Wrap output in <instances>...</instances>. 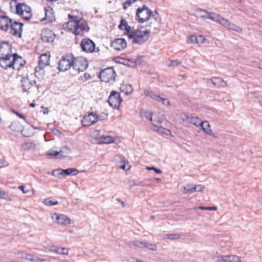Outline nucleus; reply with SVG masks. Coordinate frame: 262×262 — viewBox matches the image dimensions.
<instances>
[{"instance_id":"49","label":"nucleus","mask_w":262,"mask_h":262,"mask_svg":"<svg viewBox=\"0 0 262 262\" xmlns=\"http://www.w3.org/2000/svg\"><path fill=\"white\" fill-rule=\"evenodd\" d=\"M205 188V187L204 186L199 184L194 186V190H195V192H201L203 191Z\"/></svg>"},{"instance_id":"2","label":"nucleus","mask_w":262,"mask_h":262,"mask_svg":"<svg viewBox=\"0 0 262 262\" xmlns=\"http://www.w3.org/2000/svg\"><path fill=\"white\" fill-rule=\"evenodd\" d=\"M18 60H21V57L17 54L7 53L4 57H0V66L4 69H7L9 68L15 69V64Z\"/></svg>"},{"instance_id":"5","label":"nucleus","mask_w":262,"mask_h":262,"mask_svg":"<svg viewBox=\"0 0 262 262\" xmlns=\"http://www.w3.org/2000/svg\"><path fill=\"white\" fill-rule=\"evenodd\" d=\"M116 73L113 67L107 68L102 70L99 75V78L105 83H113L115 80Z\"/></svg>"},{"instance_id":"7","label":"nucleus","mask_w":262,"mask_h":262,"mask_svg":"<svg viewBox=\"0 0 262 262\" xmlns=\"http://www.w3.org/2000/svg\"><path fill=\"white\" fill-rule=\"evenodd\" d=\"M73 63V56L67 54L63 56L58 63V69L60 71H66L69 70Z\"/></svg>"},{"instance_id":"30","label":"nucleus","mask_w":262,"mask_h":262,"mask_svg":"<svg viewBox=\"0 0 262 262\" xmlns=\"http://www.w3.org/2000/svg\"><path fill=\"white\" fill-rule=\"evenodd\" d=\"M119 28L122 30H125L129 34L130 32V27L128 25V23L126 21V20L124 19H122L120 21V25L119 26Z\"/></svg>"},{"instance_id":"37","label":"nucleus","mask_w":262,"mask_h":262,"mask_svg":"<svg viewBox=\"0 0 262 262\" xmlns=\"http://www.w3.org/2000/svg\"><path fill=\"white\" fill-rule=\"evenodd\" d=\"M141 115L146 118L147 119L152 121V115L153 114L151 112H148L144 110H141Z\"/></svg>"},{"instance_id":"17","label":"nucleus","mask_w":262,"mask_h":262,"mask_svg":"<svg viewBox=\"0 0 262 262\" xmlns=\"http://www.w3.org/2000/svg\"><path fill=\"white\" fill-rule=\"evenodd\" d=\"M55 35L54 32L48 29H44L41 33V39L44 42H53L55 39Z\"/></svg>"},{"instance_id":"20","label":"nucleus","mask_w":262,"mask_h":262,"mask_svg":"<svg viewBox=\"0 0 262 262\" xmlns=\"http://www.w3.org/2000/svg\"><path fill=\"white\" fill-rule=\"evenodd\" d=\"M12 19L6 15L0 16V29L5 32L9 29L10 23Z\"/></svg>"},{"instance_id":"33","label":"nucleus","mask_w":262,"mask_h":262,"mask_svg":"<svg viewBox=\"0 0 262 262\" xmlns=\"http://www.w3.org/2000/svg\"><path fill=\"white\" fill-rule=\"evenodd\" d=\"M201 129L203 130L204 132L206 133L209 136L213 137L214 138H216L214 133H212V130L210 129V125L208 126L206 124H203V125H201L200 126Z\"/></svg>"},{"instance_id":"25","label":"nucleus","mask_w":262,"mask_h":262,"mask_svg":"<svg viewBox=\"0 0 262 262\" xmlns=\"http://www.w3.org/2000/svg\"><path fill=\"white\" fill-rule=\"evenodd\" d=\"M199 11H202L201 9H199ZM202 11L205 12L207 14H208L209 19H211L213 21L217 22L221 25L222 23V19L224 18L221 17L220 15L215 13L214 12H210L205 10H203Z\"/></svg>"},{"instance_id":"53","label":"nucleus","mask_w":262,"mask_h":262,"mask_svg":"<svg viewBox=\"0 0 262 262\" xmlns=\"http://www.w3.org/2000/svg\"><path fill=\"white\" fill-rule=\"evenodd\" d=\"M146 169L147 170H153V171H155L157 173H161L162 170L160 169H158L156 168L155 167L152 166V167H146Z\"/></svg>"},{"instance_id":"54","label":"nucleus","mask_w":262,"mask_h":262,"mask_svg":"<svg viewBox=\"0 0 262 262\" xmlns=\"http://www.w3.org/2000/svg\"><path fill=\"white\" fill-rule=\"evenodd\" d=\"M199 208L201 210H215L216 209V207L215 206H212V207L200 206Z\"/></svg>"},{"instance_id":"26","label":"nucleus","mask_w":262,"mask_h":262,"mask_svg":"<svg viewBox=\"0 0 262 262\" xmlns=\"http://www.w3.org/2000/svg\"><path fill=\"white\" fill-rule=\"evenodd\" d=\"M210 82L218 88L225 87L227 83L222 78L219 77H213L210 79Z\"/></svg>"},{"instance_id":"1","label":"nucleus","mask_w":262,"mask_h":262,"mask_svg":"<svg viewBox=\"0 0 262 262\" xmlns=\"http://www.w3.org/2000/svg\"><path fill=\"white\" fill-rule=\"evenodd\" d=\"M50 55L47 53L41 55L39 57L38 66L35 69V76L39 79H43L44 68L49 65Z\"/></svg>"},{"instance_id":"41","label":"nucleus","mask_w":262,"mask_h":262,"mask_svg":"<svg viewBox=\"0 0 262 262\" xmlns=\"http://www.w3.org/2000/svg\"><path fill=\"white\" fill-rule=\"evenodd\" d=\"M125 89L123 88H121L122 92H124L125 95H128L131 93L133 91V88L132 85L130 84H126L125 85Z\"/></svg>"},{"instance_id":"55","label":"nucleus","mask_w":262,"mask_h":262,"mask_svg":"<svg viewBox=\"0 0 262 262\" xmlns=\"http://www.w3.org/2000/svg\"><path fill=\"white\" fill-rule=\"evenodd\" d=\"M78 172V170L76 168H70V175L76 176Z\"/></svg>"},{"instance_id":"52","label":"nucleus","mask_w":262,"mask_h":262,"mask_svg":"<svg viewBox=\"0 0 262 262\" xmlns=\"http://www.w3.org/2000/svg\"><path fill=\"white\" fill-rule=\"evenodd\" d=\"M158 102H161L163 104L166 105H170V102L169 101L166 99V98H163L161 97H160V99L159 100Z\"/></svg>"},{"instance_id":"21","label":"nucleus","mask_w":262,"mask_h":262,"mask_svg":"<svg viewBox=\"0 0 262 262\" xmlns=\"http://www.w3.org/2000/svg\"><path fill=\"white\" fill-rule=\"evenodd\" d=\"M187 121L190 123L194 125L196 127H200L201 125L206 124L207 126H209V123L206 121H201L200 119L198 117L191 116L189 117L188 115H186Z\"/></svg>"},{"instance_id":"14","label":"nucleus","mask_w":262,"mask_h":262,"mask_svg":"<svg viewBox=\"0 0 262 262\" xmlns=\"http://www.w3.org/2000/svg\"><path fill=\"white\" fill-rule=\"evenodd\" d=\"M76 25V29L74 32V34L76 36H83L85 32H88L90 30L88 23L85 20H80L78 18Z\"/></svg>"},{"instance_id":"48","label":"nucleus","mask_w":262,"mask_h":262,"mask_svg":"<svg viewBox=\"0 0 262 262\" xmlns=\"http://www.w3.org/2000/svg\"><path fill=\"white\" fill-rule=\"evenodd\" d=\"M157 131L160 133H164L165 135H168V134L170 133V130L165 128L162 126H160V127L158 126Z\"/></svg>"},{"instance_id":"28","label":"nucleus","mask_w":262,"mask_h":262,"mask_svg":"<svg viewBox=\"0 0 262 262\" xmlns=\"http://www.w3.org/2000/svg\"><path fill=\"white\" fill-rule=\"evenodd\" d=\"M144 94L145 96H148L153 100L157 101L160 99L161 96L155 93L152 91L149 90H144Z\"/></svg>"},{"instance_id":"43","label":"nucleus","mask_w":262,"mask_h":262,"mask_svg":"<svg viewBox=\"0 0 262 262\" xmlns=\"http://www.w3.org/2000/svg\"><path fill=\"white\" fill-rule=\"evenodd\" d=\"M181 63V62L177 59L171 60L167 63L168 67H175Z\"/></svg>"},{"instance_id":"9","label":"nucleus","mask_w":262,"mask_h":262,"mask_svg":"<svg viewBox=\"0 0 262 262\" xmlns=\"http://www.w3.org/2000/svg\"><path fill=\"white\" fill-rule=\"evenodd\" d=\"M88 66V61L85 58L82 57H73V68L75 71L78 72H83L87 69Z\"/></svg>"},{"instance_id":"39","label":"nucleus","mask_w":262,"mask_h":262,"mask_svg":"<svg viewBox=\"0 0 262 262\" xmlns=\"http://www.w3.org/2000/svg\"><path fill=\"white\" fill-rule=\"evenodd\" d=\"M151 17L154 18L159 25L161 24L162 20L161 17L156 10L155 11L154 13L152 11Z\"/></svg>"},{"instance_id":"12","label":"nucleus","mask_w":262,"mask_h":262,"mask_svg":"<svg viewBox=\"0 0 262 262\" xmlns=\"http://www.w3.org/2000/svg\"><path fill=\"white\" fill-rule=\"evenodd\" d=\"M24 24L17 21H13L10 23L9 29L10 33L13 36L21 38L22 36L23 26Z\"/></svg>"},{"instance_id":"24","label":"nucleus","mask_w":262,"mask_h":262,"mask_svg":"<svg viewBox=\"0 0 262 262\" xmlns=\"http://www.w3.org/2000/svg\"><path fill=\"white\" fill-rule=\"evenodd\" d=\"M45 17L42 19V20H46L49 22L54 21L55 20V17L53 9L50 7H48L45 8Z\"/></svg>"},{"instance_id":"38","label":"nucleus","mask_w":262,"mask_h":262,"mask_svg":"<svg viewBox=\"0 0 262 262\" xmlns=\"http://www.w3.org/2000/svg\"><path fill=\"white\" fill-rule=\"evenodd\" d=\"M213 259L216 262H228V255H219L214 257Z\"/></svg>"},{"instance_id":"23","label":"nucleus","mask_w":262,"mask_h":262,"mask_svg":"<svg viewBox=\"0 0 262 262\" xmlns=\"http://www.w3.org/2000/svg\"><path fill=\"white\" fill-rule=\"evenodd\" d=\"M9 127L13 131L17 132H21L23 135L25 137L29 136V135L25 134V133H24V130L23 129V125L18 121H15L12 122Z\"/></svg>"},{"instance_id":"31","label":"nucleus","mask_w":262,"mask_h":262,"mask_svg":"<svg viewBox=\"0 0 262 262\" xmlns=\"http://www.w3.org/2000/svg\"><path fill=\"white\" fill-rule=\"evenodd\" d=\"M60 157L61 158H66L69 156V155L71 153V149L70 148L67 146H63L61 147L60 150Z\"/></svg>"},{"instance_id":"11","label":"nucleus","mask_w":262,"mask_h":262,"mask_svg":"<svg viewBox=\"0 0 262 262\" xmlns=\"http://www.w3.org/2000/svg\"><path fill=\"white\" fill-rule=\"evenodd\" d=\"M100 134V130H95L93 133V136L95 137L96 143L99 144H108L113 143L115 141V139L112 137L110 136H102L99 137Z\"/></svg>"},{"instance_id":"35","label":"nucleus","mask_w":262,"mask_h":262,"mask_svg":"<svg viewBox=\"0 0 262 262\" xmlns=\"http://www.w3.org/2000/svg\"><path fill=\"white\" fill-rule=\"evenodd\" d=\"M53 251L59 254L68 255L69 249L67 248L57 247Z\"/></svg>"},{"instance_id":"44","label":"nucleus","mask_w":262,"mask_h":262,"mask_svg":"<svg viewBox=\"0 0 262 262\" xmlns=\"http://www.w3.org/2000/svg\"><path fill=\"white\" fill-rule=\"evenodd\" d=\"M47 155L50 156L57 157L59 156L58 158H61L60 150L53 151L52 150H49L47 152Z\"/></svg>"},{"instance_id":"8","label":"nucleus","mask_w":262,"mask_h":262,"mask_svg":"<svg viewBox=\"0 0 262 262\" xmlns=\"http://www.w3.org/2000/svg\"><path fill=\"white\" fill-rule=\"evenodd\" d=\"M20 87L22 89L23 93H27L29 94L30 93L31 88L35 85L38 89L39 88V85L36 84L35 80H30L28 76L23 77L20 80Z\"/></svg>"},{"instance_id":"18","label":"nucleus","mask_w":262,"mask_h":262,"mask_svg":"<svg viewBox=\"0 0 262 262\" xmlns=\"http://www.w3.org/2000/svg\"><path fill=\"white\" fill-rule=\"evenodd\" d=\"M68 17L71 20L63 25V28L67 30L73 31L74 32L76 29L78 17L71 14H69Z\"/></svg>"},{"instance_id":"42","label":"nucleus","mask_w":262,"mask_h":262,"mask_svg":"<svg viewBox=\"0 0 262 262\" xmlns=\"http://www.w3.org/2000/svg\"><path fill=\"white\" fill-rule=\"evenodd\" d=\"M146 248L152 251L157 250V246L155 244L144 242V248Z\"/></svg>"},{"instance_id":"34","label":"nucleus","mask_w":262,"mask_h":262,"mask_svg":"<svg viewBox=\"0 0 262 262\" xmlns=\"http://www.w3.org/2000/svg\"><path fill=\"white\" fill-rule=\"evenodd\" d=\"M194 185L191 184L187 185L183 187V192L186 193H192L195 192L194 190Z\"/></svg>"},{"instance_id":"59","label":"nucleus","mask_w":262,"mask_h":262,"mask_svg":"<svg viewBox=\"0 0 262 262\" xmlns=\"http://www.w3.org/2000/svg\"><path fill=\"white\" fill-rule=\"evenodd\" d=\"M18 188L21 190L24 194H26L29 192L28 190L26 189V187L24 185L19 186Z\"/></svg>"},{"instance_id":"32","label":"nucleus","mask_w":262,"mask_h":262,"mask_svg":"<svg viewBox=\"0 0 262 262\" xmlns=\"http://www.w3.org/2000/svg\"><path fill=\"white\" fill-rule=\"evenodd\" d=\"M0 199H5L8 201H12V196L11 195H9L8 192L5 191L2 188L0 189Z\"/></svg>"},{"instance_id":"45","label":"nucleus","mask_w":262,"mask_h":262,"mask_svg":"<svg viewBox=\"0 0 262 262\" xmlns=\"http://www.w3.org/2000/svg\"><path fill=\"white\" fill-rule=\"evenodd\" d=\"M131 244L136 247L144 248V242H140L139 241H135L131 242Z\"/></svg>"},{"instance_id":"4","label":"nucleus","mask_w":262,"mask_h":262,"mask_svg":"<svg viewBox=\"0 0 262 262\" xmlns=\"http://www.w3.org/2000/svg\"><path fill=\"white\" fill-rule=\"evenodd\" d=\"M16 14L21 16L25 20H29L32 16L31 8L25 3L16 5Z\"/></svg>"},{"instance_id":"40","label":"nucleus","mask_w":262,"mask_h":262,"mask_svg":"<svg viewBox=\"0 0 262 262\" xmlns=\"http://www.w3.org/2000/svg\"><path fill=\"white\" fill-rule=\"evenodd\" d=\"M241 257L234 255H228V262H239Z\"/></svg>"},{"instance_id":"47","label":"nucleus","mask_w":262,"mask_h":262,"mask_svg":"<svg viewBox=\"0 0 262 262\" xmlns=\"http://www.w3.org/2000/svg\"><path fill=\"white\" fill-rule=\"evenodd\" d=\"M45 204L48 206H54L58 204V201H54L49 200V199H45L43 201Z\"/></svg>"},{"instance_id":"13","label":"nucleus","mask_w":262,"mask_h":262,"mask_svg":"<svg viewBox=\"0 0 262 262\" xmlns=\"http://www.w3.org/2000/svg\"><path fill=\"white\" fill-rule=\"evenodd\" d=\"M99 121V116L97 114L92 112L85 115L81 120V123L83 126H89L96 123Z\"/></svg>"},{"instance_id":"57","label":"nucleus","mask_w":262,"mask_h":262,"mask_svg":"<svg viewBox=\"0 0 262 262\" xmlns=\"http://www.w3.org/2000/svg\"><path fill=\"white\" fill-rule=\"evenodd\" d=\"M13 112L14 114H15L17 116H18L20 118H21V119H24V120L26 121V117L23 114L19 113V112H18L15 110H13Z\"/></svg>"},{"instance_id":"36","label":"nucleus","mask_w":262,"mask_h":262,"mask_svg":"<svg viewBox=\"0 0 262 262\" xmlns=\"http://www.w3.org/2000/svg\"><path fill=\"white\" fill-rule=\"evenodd\" d=\"M181 236L180 234H166L163 238H167L170 240H176L179 239Z\"/></svg>"},{"instance_id":"56","label":"nucleus","mask_w":262,"mask_h":262,"mask_svg":"<svg viewBox=\"0 0 262 262\" xmlns=\"http://www.w3.org/2000/svg\"><path fill=\"white\" fill-rule=\"evenodd\" d=\"M204 40H205V38L203 36H202V35H200L198 36H196V43H203L204 41Z\"/></svg>"},{"instance_id":"27","label":"nucleus","mask_w":262,"mask_h":262,"mask_svg":"<svg viewBox=\"0 0 262 262\" xmlns=\"http://www.w3.org/2000/svg\"><path fill=\"white\" fill-rule=\"evenodd\" d=\"M52 175L55 177H59V178H60V176H66L70 175V168H67L66 169L59 168L54 170L52 171Z\"/></svg>"},{"instance_id":"61","label":"nucleus","mask_w":262,"mask_h":262,"mask_svg":"<svg viewBox=\"0 0 262 262\" xmlns=\"http://www.w3.org/2000/svg\"><path fill=\"white\" fill-rule=\"evenodd\" d=\"M25 63V61H24V60H23V58H21V60H18L17 61L16 63L15 64H19V65L20 66V67H22V66H23L24 65Z\"/></svg>"},{"instance_id":"46","label":"nucleus","mask_w":262,"mask_h":262,"mask_svg":"<svg viewBox=\"0 0 262 262\" xmlns=\"http://www.w3.org/2000/svg\"><path fill=\"white\" fill-rule=\"evenodd\" d=\"M137 0H126L123 4V8L124 9H126L129 6H130L132 4L136 2Z\"/></svg>"},{"instance_id":"3","label":"nucleus","mask_w":262,"mask_h":262,"mask_svg":"<svg viewBox=\"0 0 262 262\" xmlns=\"http://www.w3.org/2000/svg\"><path fill=\"white\" fill-rule=\"evenodd\" d=\"M150 33L149 30L142 31L138 29L135 32H132L128 34V36L130 39H133V43L142 44L148 40Z\"/></svg>"},{"instance_id":"51","label":"nucleus","mask_w":262,"mask_h":262,"mask_svg":"<svg viewBox=\"0 0 262 262\" xmlns=\"http://www.w3.org/2000/svg\"><path fill=\"white\" fill-rule=\"evenodd\" d=\"M34 256L31 254L27 253L25 254V256H22V258H25L26 259L29 260L31 261H33Z\"/></svg>"},{"instance_id":"63","label":"nucleus","mask_w":262,"mask_h":262,"mask_svg":"<svg viewBox=\"0 0 262 262\" xmlns=\"http://www.w3.org/2000/svg\"><path fill=\"white\" fill-rule=\"evenodd\" d=\"M208 14H206V15H200V17L204 18V19H207V18H209V17H208Z\"/></svg>"},{"instance_id":"6","label":"nucleus","mask_w":262,"mask_h":262,"mask_svg":"<svg viewBox=\"0 0 262 262\" xmlns=\"http://www.w3.org/2000/svg\"><path fill=\"white\" fill-rule=\"evenodd\" d=\"M151 14L152 11L144 5L141 8H138L136 11V17L139 23H143L150 19Z\"/></svg>"},{"instance_id":"15","label":"nucleus","mask_w":262,"mask_h":262,"mask_svg":"<svg viewBox=\"0 0 262 262\" xmlns=\"http://www.w3.org/2000/svg\"><path fill=\"white\" fill-rule=\"evenodd\" d=\"M80 47L82 51L86 53H92L95 51V44L91 39L85 38L81 41Z\"/></svg>"},{"instance_id":"58","label":"nucleus","mask_w":262,"mask_h":262,"mask_svg":"<svg viewBox=\"0 0 262 262\" xmlns=\"http://www.w3.org/2000/svg\"><path fill=\"white\" fill-rule=\"evenodd\" d=\"M107 117V114L103 113L99 116V120H103L106 119Z\"/></svg>"},{"instance_id":"62","label":"nucleus","mask_w":262,"mask_h":262,"mask_svg":"<svg viewBox=\"0 0 262 262\" xmlns=\"http://www.w3.org/2000/svg\"><path fill=\"white\" fill-rule=\"evenodd\" d=\"M25 254H26V253H24V252H23V251H18V252H17V254L20 255V257H19V258H21V257H22V256H25Z\"/></svg>"},{"instance_id":"19","label":"nucleus","mask_w":262,"mask_h":262,"mask_svg":"<svg viewBox=\"0 0 262 262\" xmlns=\"http://www.w3.org/2000/svg\"><path fill=\"white\" fill-rule=\"evenodd\" d=\"M127 46L126 42L124 38L115 39L111 43V47L117 51H121Z\"/></svg>"},{"instance_id":"16","label":"nucleus","mask_w":262,"mask_h":262,"mask_svg":"<svg viewBox=\"0 0 262 262\" xmlns=\"http://www.w3.org/2000/svg\"><path fill=\"white\" fill-rule=\"evenodd\" d=\"M54 222L61 225H68L71 223V220L66 215L54 213L52 215Z\"/></svg>"},{"instance_id":"64","label":"nucleus","mask_w":262,"mask_h":262,"mask_svg":"<svg viewBox=\"0 0 262 262\" xmlns=\"http://www.w3.org/2000/svg\"><path fill=\"white\" fill-rule=\"evenodd\" d=\"M5 166V162L2 160H0V167Z\"/></svg>"},{"instance_id":"10","label":"nucleus","mask_w":262,"mask_h":262,"mask_svg":"<svg viewBox=\"0 0 262 262\" xmlns=\"http://www.w3.org/2000/svg\"><path fill=\"white\" fill-rule=\"evenodd\" d=\"M122 100L119 93L117 91H113L111 92L107 101L111 106L116 108H118Z\"/></svg>"},{"instance_id":"22","label":"nucleus","mask_w":262,"mask_h":262,"mask_svg":"<svg viewBox=\"0 0 262 262\" xmlns=\"http://www.w3.org/2000/svg\"><path fill=\"white\" fill-rule=\"evenodd\" d=\"M221 25L224 27L227 28L228 29L233 30L237 32H241L242 31V28L239 26L230 22L228 20L225 18L222 19V23Z\"/></svg>"},{"instance_id":"29","label":"nucleus","mask_w":262,"mask_h":262,"mask_svg":"<svg viewBox=\"0 0 262 262\" xmlns=\"http://www.w3.org/2000/svg\"><path fill=\"white\" fill-rule=\"evenodd\" d=\"M12 49V45L9 41H2L0 42V52L6 50L11 51Z\"/></svg>"},{"instance_id":"50","label":"nucleus","mask_w":262,"mask_h":262,"mask_svg":"<svg viewBox=\"0 0 262 262\" xmlns=\"http://www.w3.org/2000/svg\"><path fill=\"white\" fill-rule=\"evenodd\" d=\"M196 36L191 35L187 39L188 43H196Z\"/></svg>"},{"instance_id":"60","label":"nucleus","mask_w":262,"mask_h":262,"mask_svg":"<svg viewBox=\"0 0 262 262\" xmlns=\"http://www.w3.org/2000/svg\"><path fill=\"white\" fill-rule=\"evenodd\" d=\"M47 261V259H43V258L42 259V258H40L38 257L34 256V259L33 260V261H34V262H39V261Z\"/></svg>"}]
</instances>
